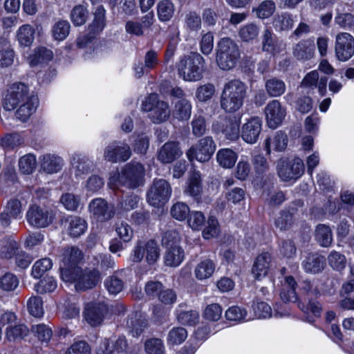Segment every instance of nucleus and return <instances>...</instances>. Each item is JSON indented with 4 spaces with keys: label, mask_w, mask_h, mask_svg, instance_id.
I'll return each mask as SVG.
<instances>
[{
    "label": "nucleus",
    "mask_w": 354,
    "mask_h": 354,
    "mask_svg": "<svg viewBox=\"0 0 354 354\" xmlns=\"http://www.w3.org/2000/svg\"><path fill=\"white\" fill-rule=\"evenodd\" d=\"M288 142V138L287 135L284 132L279 131L276 132L272 138H268L265 140V149L267 153L270 154L271 151L270 146L271 144H272L274 150L277 151H282L286 149Z\"/></svg>",
    "instance_id": "34"
},
{
    "label": "nucleus",
    "mask_w": 354,
    "mask_h": 354,
    "mask_svg": "<svg viewBox=\"0 0 354 354\" xmlns=\"http://www.w3.org/2000/svg\"><path fill=\"white\" fill-rule=\"evenodd\" d=\"M144 177L143 165L139 162H131L127 164L121 172L118 174L117 180L119 185L135 189L143 185Z\"/></svg>",
    "instance_id": "6"
},
{
    "label": "nucleus",
    "mask_w": 354,
    "mask_h": 354,
    "mask_svg": "<svg viewBox=\"0 0 354 354\" xmlns=\"http://www.w3.org/2000/svg\"><path fill=\"white\" fill-rule=\"evenodd\" d=\"M335 53L339 61L350 59L354 55V37L348 32L338 33L335 38Z\"/></svg>",
    "instance_id": "13"
},
{
    "label": "nucleus",
    "mask_w": 354,
    "mask_h": 354,
    "mask_svg": "<svg viewBox=\"0 0 354 354\" xmlns=\"http://www.w3.org/2000/svg\"><path fill=\"white\" fill-rule=\"evenodd\" d=\"M30 314L35 317H41L44 315L43 301L38 296L31 297L27 303Z\"/></svg>",
    "instance_id": "61"
},
{
    "label": "nucleus",
    "mask_w": 354,
    "mask_h": 354,
    "mask_svg": "<svg viewBox=\"0 0 354 354\" xmlns=\"http://www.w3.org/2000/svg\"><path fill=\"white\" fill-rule=\"evenodd\" d=\"M299 204V201L295 202L288 208L281 210L279 216L275 220L276 227L281 231L288 230L295 221V215L297 212V205Z\"/></svg>",
    "instance_id": "27"
},
{
    "label": "nucleus",
    "mask_w": 354,
    "mask_h": 354,
    "mask_svg": "<svg viewBox=\"0 0 354 354\" xmlns=\"http://www.w3.org/2000/svg\"><path fill=\"white\" fill-rule=\"evenodd\" d=\"M166 250L164 254L165 263L167 266L177 267L184 259L185 252L180 246V237L177 232L168 231L162 239Z\"/></svg>",
    "instance_id": "5"
},
{
    "label": "nucleus",
    "mask_w": 354,
    "mask_h": 354,
    "mask_svg": "<svg viewBox=\"0 0 354 354\" xmlns=\"http://www.w3.org/2000/svg\"><path fill=\"white\" fill-rule=\"evenodd\" d=\"M100 276L98 271L93 270L83 272L80 276L75 288L77 290H85L95 286L100 281Z\"/></svg>",
    "instance_id": "30"
},
{
    "label": "nucleus",
    "mask_w": 354,
    "mask_h": 354,
    "mask_svg": "<svg viewBox=\"0 0 354 354\" xmlns=\"http://www.w3.org/2000/svg\"><path fill=\"white\" fill-rule=\"evenodd\" d=\"M171 194V187L165 179H154L147 192V201L154 207L165 204Z\"/></svg>",
    "instance_id": "10"
},
{
    "label": "nucleus",
    "mask_w": 354,
    "mask_h": 354,
    "mask_svg": "<svg viewBox=\"0 0 354 354\" xmlns=\"http://www.w3.org/2000/svg\"><path fill=\"white\" fill-rule=\"evenodd\" d=\"M262 121L259 117H252L242 126L241 137L250 144L255 143L261 133Z\"/></svg>",
    "instance_id": "22"
},
{
    "label": "nucleus",
    "mask_w": 354,
    "mask_h": 354,
    "mask_svg": "<svg viewBox=\"0 0 354 354\" xmlns=\"http://www.w3.org/2000/svg\"><path fill=\"white\" fill-rule=\"evenodd\" d=\"M32 97H37V95L30 92L26 84L21 82L15 83L10 87L3 98V108L7 111H12L19 104L32 99Z\"/></svg>",
    "instance_id": "8"
},
{
    "label": "nucleus",
    "mask_w": 354,
    "mask_h": 354,
    "mask_svg": "<svg viewBox=\"0 0 354 354\" xmlns=\"http://www.w3.org/2000/svg\"><path fill=\"white\" fill-rule=\"evenodd\" d=\"M17 249V243L10 237H3L0 239V255L5 259H10Z\"/></svg>",
    "instance_id": "54"
},
{
    "label": "nucleus",
    "mask_w": 354,
    "mask_h": 354,
    "mask_svg": "<svg viewBox=\"0 0 354 354\" xmlns=\"http://www.w3.org/2000/svg\"><path fill=\"white\" fill-rule=\"evenodd\" d=\"M53 57V53L46 47L40 46L35 49L34 53L29 57L30 65L33 66L39 64L48 63Z\"/></svg>",
    "instance_id": "38"
},
{
    "label": "nucleus",
    "mask_w": 354,
    "mask_h": 354,
    "mask_svg": "<svg viewBox=\"0 0 354 354\" xmlns=\"http://www.w3.org/2000/svg\"><path fill=\"white\" fill-rule=\"evenodd\" d=\"M177 319L183 325L194 326L199 322V313L194 310L180 311L177 315Z\"/></svg>",
    "instance_id": "58"
},
{
    "label": "nucleus",
    "mask_w": 354,
    "mask_h": 354,
    "mask_svg": "<svg viewBox=\"0 0 354 354\" xmlns=\"http://www.w3.org/2000/svg\"><path fill=\"white\" fill-rule=\"evenodd\" d=\"M24 142V138L19 133H7L0 137V146L4 149H14Z\"/></svg>",
    "instance_id": "46"
},
{
    "label": "nucleus",
    "mask_w": 354,
    "mask_h": 354,
    "mask_svg": "<svg viewBox=\"0 0 354 354\" xmlns=\"http://www.w3.org/2000/svg\"><path fill=\"white\" fill-rule=\"evenodd\" d=\"M216 160L223 168H232L237 160L236 153L230 149H221L216 153Z\"/></svg>",
    "instance_id": "40"
},
{
    "label": "nucleus",
    "mask_w": 354,
    "mask_h": 354,
    "mask_svg": "<svg viewBox=\"0 0 354 354\" xmlns=\"http://www.w3.org/2000/svg\"><path fill=\"white\" fill-rule=\"evenodd\" d=\"M259 32V27L253 23L242 26L239 31V36L244 42H250L257 39Z\"/></svg>",
    "instance_id": "47"
},
{
    "label": "nucleus",
    "mask_w": 354,
    "mask_h": 354,
    "mask_svg": "<svg viewBox=\"0 0 354 354\" xmlns=\"http://www.w3.org/2000/svg\"><path fill=\"white\" fill-rule=\"evenodd\" d=\"M18 106L19 108L15 112V116L21 122H26L36 111L38 106V98L37 97H32V99Z\"/></svg>",
    "instance_id": "36"
},
{
    "label": "nucleus",
    "mask_w": 354,
    "mask_h": 354,
    "mask_svg": "<svg viewBox=\"0 0 354 354\" xmlns=\"http://www.w3.org/2000/svg\"><path fill=\"white\" fill-rule=\"evenodd\" d=\"M179 77L186 82L198 81L205 71V59L197 53L181 57L176 64Z\"/></svg>",
    "instance_id": "2"
},
{
    "label": "nucleus",
    "mask_w": 354,
    "mask_h": 354,
    "mask_svg": "<svg viewBox=\"0 0 354 354\" xmlns=\"http://www.w3.org/2000/svg\"><path fill=\"white\" fill-rule=\"evenodd\" d=\"M127 348V339L124 336H120L115 339L104 338L101 340L96 353L97 354H112L113 351L122 353L126 351Z\"/></svg>",
    "instance_id": "20"
},
{
    "label": "nucleus",
    "mask_w": 354,
    "mask_h": 354,
    "mask_svg": "<svg viewBox=\"0 0 354 354\" xmlns=\"http://www.w3.org/2000/svg\"><path fill=\"white\" fill-rule=\"evenodd\" d=\"M216 149V145L210 136L201 138L187 151V158L192 161L196 160L201 162L209 161Z\"/></svg>",
    "instance_id": "9"
},
{
    "label": "nucleus",
    "mask_w": 354,
    "mask_h": 354,
    "mask_svg": "<svg viewBox=\"0 0 354 354\" xmlns=\"http://www.w3.org/2000/svg\"><path fill=\"white\" fill-rule=\"evenodd\" d=\"M141 109L149 112V118L155 124L167 121L171 115L168 102L161 100L156 93H151L142 102Z\"/></svg>",
    "instance_id": "4"
},
{
    "label": "nucleus",
    "mask_w": 354,
    "mask_h": 354,
    "mask_svg": "<svg viewBox=\"0 0 354 354\" xmlns=\"http://www.w3.org/2000/svg\"><path fill=\"white\" fill-rule=\"evenodd\" d=\"M315 239L322 247H328L333 241L330 228L324 224L318 225L315 230Z\"/></svg>",
    "instance_id": "45"
},
{
    "label": "nucleus",
    "mask_w": 354,
    "mask_h": 354,
    "mask_svg": "<svg viewBox=\"0 0 354 354\" xmlns=\"http://www.w3.org/2000/svg\"><path fill=\"white\" fill-rule=\"evenodd\" d=\"M262 50L272 55L285 50L286 44L270 29H266L262 35Z\"/></svg>",
    "instance_id": "19"
},
{
    "label": "nucleus",
    "mask_w": 354,
    "mask_h": 354,
    "mask_svg": "<svg viewBox=\"0 0 354 354\" xmlns=\"http://www.w3.org/2000/svg\"><path fill=\"white\" fill-rule=\"evenodd\" d=\"M62 225L68 234L74 238L80 236L87 228L86 221L78 216H71L65 218L62 220Z\"/></svg>",
    "instance_id": "25"
},
{
    "label": "nucleus",
    "mask_w": 354,
    "mask_h": 354,
    "mask_svg": "<svg viewBox=\"0 0 354 354\" xmlns=\"http://www.w3.org/2000/svg\"><path fill=\"white\" fill-rule=\"evenodd\" d=\"M265 113L268 126L274 129L281 124L286 112L279 100H273L266 105Z\"/></svg>",
    "instance_id": "18"
},
{
    "label": "nucleus",
    "mask_w": 354,
    "mask_h": 354,
    "mask_svg": "<svg viewBox=\"0 0 354 354\" xmlns=\"http://www.w3.org/2000/svg\"><path fill=\"white\" fill-rule=\"evenodd\" d=\"M131 156L130 147L127 143L121 142L110 143L104 151V159L113 163L125 162L130 158Z\"/></svg>",
    "instance_id": "15"
},
{
    "label": "nucleus",
    "mask_w": 354,
    "mask_h": 354,
    "mask_svg": "<svg viewBox=\"0 0 354 354\" xmlns=\"http://www.w3.org/2000/svg\"><path fill=\"white\" fill-rule=\"evenodd\" d=\"M28 333V328L23 324L9 327L6 330V338L10 342L21 340L27 335Z\"/></svg>",
    "instance_id": "59"
},
{
    "label": "nucleus",
    "mask_w": 354,
    "mask_h": 354,
    "mask_svg": "<svg viewBox=\"0 0 354 354\" xmlns=\"http://www.w3.org/2000/svg\"><path fill=\"white\" fill-rule=\"evenodd\" d=\"M72 165L75 170V174L76 176H80L88 173L93 164L87 157L81 155H75L73 158Z\"/></svg>",
    "instance_id": "44"
},
{
    "label": "nucleus",
    "mask_w": 354,
    "mask_h": 354,
    "mask_svg": "<svg viewBox=\"0 0 354 354\" xmlns=\"http://www.w3.org/2000/svg\"><path fill=\"white\" fill-rule=\"evenodd\" d=\"M174 12V4L169 0H162L158 3V16L160 21H169Z\"/></svg>",
    "instance_id": "50"
},
{
    "label": "nucleus",
    "mask_w": 354,
    "mask_h": 354,
    "mask_svg": "<svg viewBox=\"0 0 354 354\" xmlns=\"http://www.w3.org/2000/svg\"><path fill=\"white\" fill-rule=\"evenodd\" d=\"M41 167L42 169L48 174H53L59 171L62 167V160L61 158L46 154L41 158Z\"/></svg>",
    "instance_id": "37"
},
{
    "label": "nucleus",
    "mask_w": 354,
    "mask_h": 354,
    "mask_svg": "<svg viewBox=\"0 0 354 354\" xmlns=\"http://www.w3.org/2000/svg\"><path fill=\"white\" fill-rule=\"evenodd\" d=\"M164 349L162 341L158 338H151L145 343V350L147 354H162Z\"/></svg>",
    "instance_id": "64"
},
{
    "label": "nucleus",
    "mask_w": 354,
    "mask_h": 354,
    "mask_svg": "<svg viewBox=\"0 0 354 354\" xmlns=\"http://www.w3.org/2000/svg\"><path fill=\"white\" fill-rule=\"evenodd\" d=\"M57 288V282L54 277L46 276L35 285V290L39 294L54 291Z\"/></svg>",
    "instance_id": "57"
},
{
    "label": "nucleus",
    "mask_w": 354,
    "mask_h": 354,
    "mask_svg": "<svg viewBox=\"0 0 354 354\" xmlns=\"http://www.w3.org/2000/svg\"><path fill=\"white\" fill-rule=\"evenodd\" d=\"M88 16V10L86 8L82 5L75 6L71 12V21L76 26L84 24L86 21Z\"/></svg>",
    "instance_id": "56"
},
{
    "label": "nucleus",
    "mask_w": 354,
    "mask_h": 354,
    "mask_svg": "<svg viewBox=\"0 0 354 354\" xmlns=\"http://www.w3.org/2000/svg\"><path fill=\"white\" fill-rule=\"evenodd\" d=\"M55 215L52 210L37 205H30L26 212L28 223L35 227H46L50 225Z\"/></svg>",
    "instance_id": "11"
},
{
    "label": "nucleus",
    "mask_w": 354,
    "mask_h": 354,
    "mask_svg": "<svg viewBox=\"0 0 354 354\" xmlns=\"http://www.w3.org/2000/svg\"><path fill=\"white\" fill-rule=\"evenodd\" d=\"M312 297H306L304 301H299L298 306L304 312H311L315 316H319L322 311L320 304Z\"/></svg>",
    "instance_id": "52"
},
{
    "label": "nucleus",
    "mask_w": 354,
    "mask_h": 354,
    "mask_svg": "<svg viewBox=\"0 0 354 354\" xmlns=\"http://www.w3.org/2000/svg\"><path fill=\"white\" fill-rule=\"evenodd\" d=\"M145 253L146 254V261L149 265L154 264L160 257V248L158 243L150 239L146 242L138 241L133 250V261L134 262H140Z\"/></svg>",
    "instance_id": "12"
},
{
    "label": "nucleus",
    "mask_w": 354,
    "mask_h": 354,
    "mask_svg": "<svg viewBox=\"0 0 354 354\" xmlns=\"http://www.w3.org/2000/svg\"><path fill=\"white\" fill-rule=\"evenodd\" d=\"M30 330L42 342H48L53 335L51 328L44 324L32 325Z\"/></svg>",
    "instance_id": "53"
},
{
    "label": "nucleus",
    "mask_w": 354,
    "mask_h": 354,
    "mask_svg": "<svg viewBox=\"0 0 354 354\" xmlns=\"http://www.w3.org/2000/svg\"><path fill=\"white\" fill-rule=\"evenodd\" d=\"M53 266L52 260L49 258H43L35 263L32 269V275L35 278H40Z\"/></svg>",
    "instance_id": "62"
},
{
    "label": "nucleus",
    "mask_w": 354,
    "mask_h": 354,
    "mask_svg": "<svg viewBox=\"0 0 354 354\" xmlns=\"http://www.w3.org/2000/svg\"><path fill=\"white\" fill-rule=\"evenodd\" d=\"M106 10L102 6H98L95 12H93V20L89 25L88 37H86V41L84 42L82 39L78 38L77 41V46L80 48H84L86 43L91 38L94 37L96 34L100 32L106 26Z\"/></svg>",
    "instance_id": "17"
},
{
    "label": "nucleus",
    "mask_w": 354,
    "mask_h": 354,
    "mask_svg": "<svg viewBox=\"0 0 354 354\" xmlns=\"http://www.w3.org/2000/svg\"><path fill=\"white\" fill-rule=\"evenodd\" d=\"M216 50V61L221 70L229 71L235 67L240 57L239 46L235 41L223 37L218 41Z\"/></svg>",
    "instance_id": "3"
},
{
    "label": "nucleus",
    "mask_w": 354,
    "mask_h": 354,
    "mask_svg": "<svg viewBox=\"0 0 354 354\" xmlns=\"http://www.w3.org/2000/svg\"><path fill=\"white\" fill-rule=\"evenodd\" d=\"M88 209L93 216L100 222L110 220L115 214L114 206L102 198L93 199L88 205Z\"/></svg>",
    "instance_id": "16"
},
{
    "label": "nucleus",
    "mask_w": 354,
    "mask_h": 354,
    "mask_svg": "<svg viewBox=\"0 0 354 354\" xmlns=\"http://www.w3.org/2000/svg\"><path fill=\"white\" fill-rule=\"evenodd\" d=\"M212 129L216 133H222L226 139L235 140L239 137L240 119L236 116L227 117L214 122Z\"/></svg>",
    "instance_id": "14"
},
{
    "label": "nucleus",
    "mask_w": 354,
    "mask_h": 354,
    "mask_svg": "<svg viewBox=\"0 0 354 354\" xmlns=\"http://www.w3.org/2000/svg\"><path fill=\"white\" fill-rule=\"evenodd\" d=\"M295 17L288 12H282L274 17L273 25L279 31H285L291 29L295 23Z\"/></svg>",
    "instance_id": "41"
},
{
    "label": "nucleus",
    "mask_w": 354,
    "mask_h": 354,
    "mask_svg": "<svg viewBox=\"0 0 354 354\" xmlns=\"http://www.w3.org/2000/svg\"><path fill=\"white\" fill-rule=\"evenodd\" d=\"M81 274L82 268L77 266L63 265L60 268L61 278L65 282L77 283Z\"/></svg>",
    "instance_id": "42"
},
{
    "label": "nucleus",
    "mask_w": 354,
    "mask_h": 354,
    "mask_svg": "<svg viewBox=\"0 0 354 354\" xmlns=\"http://www.w3.org/2000/svg\"><path fill=\"white\" fill-rule=\"evenodd\" d=\"M326 262L323 256L317 253H309L302 261V267L306 272L316 274L324 270Z\"/></svg>",
    "instance_id": "29"
},
{
    "label": "nucleus",
    "mask_w": 354,
    "mask_h": 354,
    "mask_svg": "<svg viewBox=\"0 0 354 354\" xmlns=\"http://www.w3.org/2000/svg\"><path fill=\"white\" fill-rule=\"evenodd\" d=\"M276 169L283 182L297 180L304 172V164L299 158H281L277 161Z\"/></svg>",
    "instance_id": "7"
},
{
    "label": "nucleus",
    "mask_w": 354,
    "mask_h": 354,
    "mask_svg": "<svg viewBox=\"0 0 354 354\" xmlns=\"http://www.w3.org/2000/svg\"><path fill=\"white\" fill-rule=\"evenodd\" d=\"M19 282L16 275L7 272L0 277V288L4 291H12L17 288Z\"/></svg>",
    "instance_id": "63"
},
{
    "label": "nucleus",
    "mask_w": 354,
    "mask_h": 354,
    "mask_svg": "<svg viewBox=\"0 0 354 354\" xmlns=\"http://www.w3.org/2000/svg\"><path fill=\"white\" fill-rule=\"evenodd\" d=\"M297 283L292 276L286 277L285 282L283 284L282 289L280 292L281 300L285 302H296L298 301V297L295 292Z\"/></svg>",
    "instance_id": "32"
},
{
    "label": "nucleus",
    "mask_w": 354,
    "mask_h": 354,
    "mask_svg": "<svg viewBox=\"0 0 354 354\" xmlns=\"http://www.w3.org/2000/svg\"><path fill=\"white\" fill-rule=\"evenodd\" d=\"M192 133L195 137L200 138L208 131L206 120L203 115H195L190 122Z\"/></svg>",
    "instance_id": "48"
},
{
    "label": "nucleus",
    "mask_w": 354,
    "mask_h": 354,
    "mask_svg": "<svg viewBox=\"0 0 354 354\" xmlns=\"http://www.w3.org/2000/svg\"><path fill=\"white\" fill-rule=\"evenodd\" d=\"M265 89L270 97L281 96L286 90L285 82L277 77H270L265 80Z\"/></svg>",
    "instance_id": "31"
},
{
    "label": "nucleus",
    "mask_w": 354,
    "mask_h": 354,
    "mask_svg": "<svg viewBox=\"0 0 354 354\" xmlns=\"http://www.w3.org/2000/svg\"><path fill=\"white\" fill-rule=\"evenodd\" d=\"M201 176L199 174L194 173L190 178L185 192L198 201L201 197Z\"/></svg>",
    "instance_id": "49"
},
{
    "label": "nucleus",
    "mask_w": 354,
    "mask_h": 354,
    "mask_svg": "<svg viewBox=\"0 0 354 354\" xmlns=\"http://www.w3.org/2000/svg\"><path fill=\"white\" fill-rule=\"evenodd\" d=\"M71 26L66 20H59L53 28V37L57 40H64L69 34Z\"/></svg>",
    "instance_id": "60"
},
{
    "label": "nucleus",
    "mask_w": 354,
    "mask_h": 354,
    "mask_svg": "<svg viewBox=\"0 0 354 354\" xmlns=\"http://www.w3.org/2000/svg\"><path fill=\"white\" fill-rule=\"evenodd\" d=\"M275 9V3L272 0H265L257 8H254L253 12H255L258 18L266 19L274 13Z\"/></svg>",
    "instance_id": "51"
},
{
    "label": "nucleus",
    "mask_w": 354,
    "mask_h": 354,
    "mask_svg": "<svg viewBox=\"0 0 354 354\" xmlns=\"http://www.w3.org/2000/svg\"><path fill=\"white\" fill-rule=\"evenodd\" d=\"M216 265L210 259H205L198 263L194 268V276L198 280H204L212 277L215 271Z\"/></svg>",
    "instance_id": "33"
},
{
    "label": "nucleus",
    "mask_w": 354,
    "mask_h": 354,
    "mask_svg": "<svg viewBox=\"0 0 354 354\" xmlns=\"http://www.w3.org/2000/svg\"><path fill=\"white\" fill-rule=\"evenodd\" d=\"M62 262L65 266H77L82 259V252L77 247L71 246L62 249Z\"/></svg>",
    "instance_id": "39"
},
{
    "label": "nucleus",
    "mask_w": 354,
    "mask_h": 354,
    "mask_svg": "<svg viewBox=\"0 0 354 354\" xmlns=\"http://www.w3.org/2000/svg\"><path fill=\"white\" fill-rule=\"evenodd\" d=\"M35 30L29 24L21 26L17 32V40L21 46H29L34 41Z\"/></svg>",
    "instance_id": "43"
},
{
    "label": "nucleus",
    "mask_w": 354,
    "mask_h": 354,
    "mask_svg": "<svg viewBox=\"0 0 354 354\" xmlns=\"http://www.w3.org/2000/svg\"><path fill=\"white\" fill-rule=\"evenodd\" d=\"M246 93L247 86L240 80L234 79L226 82L221 96V107L229 113L238 111L243 104Z\"/></svg>",
    "instance_id": "1"
},
{
    "label": "nucleus",
    "mask_w": 354,
    "mask_h": 354,
    "mask_svg": "<svg viewBox=\"0 0 354 354\" xmlns=\"http://www.w3.org/2000/svg\"><path fill=\"white\" fill-rule=\"evenodd\" d=\"M147 326V320L138 312L133 313L127 321V327L133 337L140 336Z\"/></svg>",
    "instance_id": "28"
},
{
    "label": "nucleus",
    "mask_w": 354,
    "mask_h": 354,
    "mask_svg": "<svg viewBox=\"0 0 354 354\" xmlns=\"http://www.w3.org/2000/svg\"><path fill=\"white\" fill-rule=\"evenodd\" d=\"M183 154L178 142L169 141L165 143L158 150V160L162 164H169L179 158Z\"/></svg>",
    "instance_id": "21"
},
{
    "label": "nucleus",
    "mask_w": 354,
    "mask_h": 354,
    "mask_svg": "<svg viewBox=\"0 0 354 354\" xmlns=\"http://www.w3.org/2000/svg\"><path fill=\"white\" fill-rule=\"evenodd\" d=\"M107 312V306L104 303L89 304L85 308L84 317L91 326H97L101 324Z\"/></svg>",
    "instance_id": "24"
},
{
    "label": "nucleus",
    "mask_w": 354,
    "mask_h": 354,
    "mask_svg": "<svg viewBox=\"0 0 354 354\" xmlns=\"http://www.w3.org/2000/svg\"><path fill=\"white\" fill-rule=\"evenodd\" d=\"M315 46L310 39H302L294 44L292 48L293 57L298 61L306 62L315 55Z\"/></svg>",
    "instance_id": "23"
},
{
    "label": "nucleus",
    "mask_w": 354,
    "mask_h": 354,
    "mask_svg": "<svg viewBox=\"0 0 354 354\" xmlns=\"http://www.w3.org/2000/svg\"><path fill=\"white\" fill-rule=\"evenodd\" d=\"M37 161L33 154L28 153L19 160V167L20 171L24 174H30L36 169Z\"/></svg>",
    "instance_id": "55"
},
{
    "label": "nucleus",
    "mask_w": 354,
    "mask_h": 354,
    "mask_svg": "<svg viewBox=\"0 0 354 354\" xmlns=\"http://www.w3.org/2000/svg\"><path fill=\"white\" fill-rule=\"evenodd\" d=\"M271 261L272 257L268 252H263L256 258L252 268L255 279L261 280L268 274Z\"/></svg>",
    "instance_id": "26"
},
{
    "label": "nucleus",
    "mask_w": 354,
    "mask_h": 354,
    "mask_svg": "<svg viewBox=\"0 0 354 354\" xmlns=\"http://www.w3.org/2000/svg\"><path fill=\"white\" fill-rule=\"evenodd\" d=\"M192 113V105L187 99H180L175 102L172 110V116L179 121L189 119Z\"/></svg>",
    "instance_id": "35"
}]
</instances>
